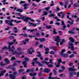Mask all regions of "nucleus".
Instances as JSON below:
<instances>
[{
	"instance_id": "nucleus-51",
	"label": "nucleus",
	"mask_w": 79,
	"mask_h": 79,
	"mask_svg": "<svg viewBox=\"0 0 79 79\" xmlns=\"http://www.w3.org/2000/svg\"><path fill=\"white\" fill-rule=\"evenodd\" d=\"M11 69H12V71H15V70H16V68H13V67H12L11 68Z\"/></svg>"
},
{
	"instance_id": "nucleus-44",
	"label": "nucleus",
	"mask_w": 79,
	"mask_h": 79,
	"mask_svg": "<svg viewBox=\"0 0 79 79\" xmlns=\"http://www.w3.org/2000/svg\"><path fill=\"white\" fill-rule=\"evenodd\" d=\"M43 47H44V46L42 44H40L39 46V48H43Z\"/></svg>"
},
{
	"instance_id": "nucleus-29",
	"label": "nucleus",
	"mask_w": 79,
	"mask_h": 79,
	"mask_svg": "<svg viewBox=\"0 0 79 79\" xmlns=\"http://www.w3.org/2000/svg\"><path fill=\"white\" fill-rule=\"evenodd\" d=\"M35 31L34 29L30 30V29H28L27 30V32H34Z\"/></svg>"
},
{
	"instance_id": "nucleus-13",
	"label": "nucleus",
	"mask_w": 79,
	"mask_h": 79,
	"mask_svg": "<svg viewBox=\"0 0 79 79\" xmlns=\"http://www.w3.org/2000/svg\"><path fill=\"white\" fill-rule=\"evenodd\" d=\"M64 58H68L69 56V55L68 53L63 54L61 55Z\"/></svg>"
},
{
	"instance_id": "nucleus-54",
	"label": "nucleus",
	"mask_w": 79,
	"mask_h": 79,
	"mask_svg": "<svg viewBox=\"0 0 79 79\" xmlns=\"http://www.w3.org/2000/svg\"><path fill=\"white\" fill-rule=\"evenodd\" d=\"M9 49H10L9 51L10 52H13L14 51V50L11 48V47H10V48H9Z\"/></svg>"
},
{
	"instance_id": "nucleus-15",
	"label": "nucleus",
	"mask_w": 79,
	"mask_h": 79,
	"mask_svg": "<svg viewBox=\"0 0 79 79\" xmlns=\"http://www.w3.org/2000/svg\"><path fill=\"white\" fill-rule=\"evenodd\" d=\"M49 48L50 49H53L54 51H56L57 49H56V46H51L49 47Z\"/></svg>"
},
{
	"instance_id": "nucleus-20",
	"label": "nucleus",
	"mask_w": 79,
	"mask_h": 79,
	"mask_svg": "<svg viewBox=\"0 0 79 79\" xmlns=\"http://www.w3.org/2000/svg\"><path fill=\"white\" fill-rule=\"evenodd\" d=\"M46 40L44 38H40V42H44Z\"/></svg>"
},
{
	"instance_id": "nucleus-30",
	"label": "nucleus",
	"mask_w": 79,
	"mask_h": 79,
	"mask_svg": "<svg viewBox=\"0 0 79 79\" xmlns=\"http://www.w3.org/2000/svg\"><path fill=\"white\" fill-rule=\"evenodd\" d=\"M53 32L54 34H57V32L56 31V29H55V28H54V30L53 31Z\"/></svg>"
},
{
	"instance_id": "nucleus-59",
	"label": "nucleus",
	"mask_w": 79,
	"mask_h": 79,
	"mask_svg": "<svg viewBox=\"0 0 79 79\" xmlns=\"http://www.w3.org/2000/svg\"><path fill=\"white\" fill-rule=\"evenodd\" d=\"M60 9L59 8V7H57V10H56V11H60Z\"/></svg>"
},
{
	"instance_id": "nucleus-6",
	"label": "nucleus",
	"mask_w": 79,
	"mask_h": 79,
	"mask_svg": "<svg viewBox=\"0 0 79 79\" xmlns=\"http://www.w3.org/2000/svg\"><path fill=\"white\" fill-rule=\"evenodd\" d=\"M61 23L62 24H61V25L63 26V27L62 28H61V29L62 30H64V31H65V30H66L65 28H66L67 27L66 25H65V23H64V21H62Z\"/></svg>"
},
{
	"instance_id": "nucleus-48",
	"label": "nucleus",
	"mask_w": 79,
	"mask_h": 79,
	"mask_svg": "<svg viewBox=\"0 0 79 79\" xmlns=\"http://www.w3.org/2000/svg\"><path fill=\"white\" fill-rule=\"evenodd\" d=\"M26 3V2L25 1H21L20 2V4H23V3Z\"/></svg>"
},
{
	"instance_id": "nucleus-45",
	"label": "nucleus",
	"mask_w": 79,
	"mask_h": 79,
	"mask_svg": "<svg viewBox=\"0 0 79 79\" xmlns=\"http://www.w3.org/2000/svg\"><path fill=\"white\" fill-rule=\"evenodd\" d=\"M38 60V58H35L33 59V61H35Z\"/></svg>"
},
{
	"instance_id": "nucleus-42",
	"label": "nucleus",
	"mask_w": 79,
	"mask_h": 79,
	"mask_svg": "<svg viewBox=\"0 0 79 79\" xmlns=\"http://www.w3.org/2000/svg\"><path fill=\"white\" fill-rule=\"evenodd\" d=\"M74 56V54H73L70 55V56H69V58H72V57H73V56Z\"/></svg>"
},
{
	"instance_id": "nucleus-33",
	"label": "nucleus",
	"mask_w": 79,
	"mask_h": 79,
	"mask_svg": "<svg viewBox=\"0 0 79 79\" xmlns=\"http://www.w3.org/2000/svg\"><path fill=\"white\" fill-rule=\"evenodd\" d=\"M54 64L55 66H56V68H58V67H60V65L57 64L56 63H55Z\"/></svg>"
},
{
	"instance_id": "nucleus-19",
	"label": "nucleus",
	"mask_w": 79,
	"mask_h": 79,
	"mask_svg": "<svg viewBox=\"0 0 79 79\" xmlns=\"http://www.w3.org/2000/svg\"><path fill=\"white\" fill-rule=\"evenodd\" d=\"M16 54H20V52H17V51H15L14 52L12 53V55H14Z\"/></svg>"
},
{
	"instance_id": "nucleus-10",
	"label": "nucleus",
	"mask_w": 79,
	"mask_h": 79,
	"mask_svg": "<svg viewBox=\"0 0 79 79\" xmlns=\"http://www.w3.org/2000/svg\"><path fill=\"white\" fill-rule=\"evenodd\" d=\"M76 29V28L75 27H73L72 28V29L70 31H69L68 32L70 33V34H74V33L73 32L74 31V30Z\"/></svg>"
},
{
	"instance_id": "nucleus-9",
	"label": "nucleus",
	"mask_w": 79,
	"mask_h": 79,
	"mask_svg": "<svg viewBox=\"0 0 79 79\" xmlns=\"http://www.w3.org/2000/svg\"><path fill=\"white\" fill-rule=\"evenodd\" d=\"M69 71H71V72H73V71H76V69L73 68L72 67H69L68 69Z\"/></svg>"
},
{
	"instance_id": "nucleus-56",
	"label": "nucleus",
	"mask_w": 79,
	"mask_h": 79,
	"mask_svg": "<svg viewBox=\"0 0 79 79\" xmlns=\"http://www.w3.org/2000/svg\"><path fill=\"white\" fill-rule=\"evenodd\" d=\"M73 65V63H70L69 64V66H72Z\"/></svg>"
},
{
	"instance_id": "nucleus-37",
	"label": "nucleus",
	"mask_w": 79,
	"mask_h": 79,
	"mask_svg": "<svg viewBox=\"0 0 79 79\" xmlns=\"http://www.w3.org/2000/svg\"><path fill=\"white\" fill-rule=\"evenodd\" d=\"M51 15H49L48 16L49 17H54L55 16V15H54V14H52V13L51 14Z\"/></svg>"
},
{
	"instance_id": "nucleus-43",
	"label": "nucleus",
	"mask_w": 79,
	"mask_h": 79,
	"mask_svg": "<svg viewBox=\"0 0 79 79\" xmlns=\"http://www.w3.org/2000/svg\"><path fill=\"white\" fill-rule=\"evenodd\" d=\"M48 67L49 68H52V67H53V66L52 64H49L48 65Z\"/></svg>"
},
{
	"instance_id": "nucleus-50",
	"label": "nucleus",
	"mask_w": 79,
	"mask_h": 79,
	"mask_svg": "<svg viewBox=\"0 0 79 79\" xmlns=\"http://www.w3.org/2000/svg\"><path fill=\"white\" fill-rule=\"evenodd\" d=\"M49 9H50V7H47L45 8V10H46V11H48Z\"/></svg>"
},
{
	"instance_id": "nucleus-36",
	"label": "nucleus",
	"mask_w": 79,
	"mask_h": 79,
	"mask_svg": "<svg viewBox=\"0 0 79 79\" xmlns=\"http://www.w3.org/2000/svg\"><path fill=\"white\" fill-rule=\"evenodd\" d=\"M43 65H44V64H41L40 62L39 63V64H38V66L40 67H42V66H43Z\"/></svg>"
},
{
	"instance_id": "nucleus-4",
	"label": "nucleus",
	"mask_w": 79,
	"mask_h": 79,
	"mask_svg": "<svg viewBox=\"0 0 79 79\" xmlns=\"http://www.w3.org/2000/svg\"><path fill=\"white\" fill-rule=\"evenodd\" d=\"M33 49H34L33 48H30L28 50L27 52V54H28L29 53L31 55L32 54V53H34V52H35V50H33Z\"/></svg>"
},
{
	"instance_id": "nucleus-58",
	"label": "nucleus",
	"mask_w": 79,
	"mask_h": 79,
	"mask_svg": "<svg viewBox=\"0 0 79 79\" xmlns=\"http://www.w3.org/2000/svg\"><path fill=\"white\" fill-rule=\"evenodd\" d=\"M62 16H61V18L63 19L64 18V16H65V15L64 14H62Z\"/></svg>"
},
{
	"instance_id": "nucleus-34",
	"label": "nucleus",
	"mask_w": 79,
	"mask_h": 79,
	"mask_svg": "<svg viewBox=\"0 0 79 79\" xmlns=\"http://www.w3.org/2000/svg\"><path fill=\"white\" fill-rule=\"evenodd\" d=\"M0 65L1 66H6V64H3L2 62H1L0 64Z\"/></svg>"
},
{
	"instance_id": "nucleus-8",
	"label": "nucleus",
	"mask_w": 79,
	"mask_h": 79,
	"mask_svg": "<svg viewBox=\"0 0 79 79\" xmlns=\"http://www.w3.org/2000/svg\"><path fill=\"white\" fill-rule=\"evenodd\" d=\"M77 74V72H70L69 73V75L70 77H73V75H76Z\"/></svg>"
},
{
	"instance_id": "nucleus-35",
	"label": "nucleus",
	"mask_w": 79,
	"mask_h": 79,
	"mask_svg": "<svg viewBox=\"0 0 79 79\" xmlns=\"http://www.w3.org/2000/svg\"><path fill=\"white\" fill-rule=\"evenodd\" d=\"M16 60V58L14 56L12 57L10 59V60L11 61H13V60Z\"/></svg>"
},
{
	"instance_id": "nucleus-60",
	"label": "nucleus",
	"mask_w": 79,
	"mask_h": 79,
	"mask_svg": "<svg viewBox=\"0 0 79 79\" xmlns=\"http://www.w3.org/2000/svg\"><path fill=\"white\" fill-rule=\"evenodd\" d=\"M23 44L24 45H26V44H27V43H26V41L25 40L23 41Z\"/></svg>"
},
{
	"instance_id": "nucleus-63",
	"label": "nucleus",
	"mask_w": 79,
	"mask_h": 79,
	"mask_svg": "<svg viewBox=\"0 0 79 79\" xmlns=\"http://www.w3.org/2000/svg\"><path fill=\"white\" fill-rule=\"evenodd\" d=\"M23 53H24L23 51H21L20 52V55H23Z\"/></svg>"
},
{
	"instance_id": "nucleus-32",
	"label": "nucleus",
	"mask_w": 79,
	"mask_h": 79,
	"mask_svg": "<svg viewBox=\"0 0 79 79\" xmlns=\"http://www.w3.org/2000/svg\"><path fill=\"white\" fill-rule=\"evenodd\" d=\"M53 72L54 73V75H56L57 74V72H56V70L55 69H54L53 71Z\"/></svg>"
},
{
	"instance_id": "nucleus-57",
	"label": "nucleus",
	"mask_w": 79,
	"mask_h": 79,
	"mask_svg": "<svg viewBox=\"0 0 79 79\" xmlns=\"http://www.w3.org/2000/svg\"><path fill=\"white\" fill-rule=\"evenodd\" d=\"M49 48H46L45 50V51H46V52H48V51H49Z\"/></svg>"
},
{
	"instance_id": "nucleus-27",
	"label": "nucleus",
	"mask_w": 79,
	"mask_h": 79,
	"mask_svg": "<svg viewBox=\"0 0 79 79\" xmlns=\"http://www.w3.org/2000/svg\"><path fill=\"white\" fill-rule=\"evenodd\" d=\"M2 50H8L9 49V47H6V46H5L4 47L2 48Z\"/></svg>"
},
{
	"instance_id": "nucleus-24",
	"label": "nucleus",
	"mask_w": 79,
	"mask_h": 79,
	"mask_svg": "<svg viewBox=\"0 0 79 79\" xmlns=\"http://www.w3.org/2000/svg\"><path fill=\"white\" fill-rule=\"evenodd\" d=\"M57 61H58V63H57V64H60V63H61L62 62V60H61V58H60L58 59Z\"/></svg>"
},
{
	"instance_id": "nucleus-16",
	"label": "nucleus",
	"mask_w": 79,
	"mask_h": 79,
	"mask_svg": "<svg viewBox=\"0 0 79 79\" xmlns=\"http://www.w3.org/2000/svg\"><path fill=\"white\" fill-rule=\"evenodd\" d=\"M34 72V69L33 68H32L31 69H27L26 72L27 73H29V72Z\"/></svg>"
},
{
	"instance_id": "nucleus-23",
	"label": "nucleus",
	"mask_w": 79,
	"mask_h": 79,
	"mask_svg": "<svg viewBox=\"0 0 79 79\" xmlns=\"http://www.w3.org/2000/svg\"><path fill=\"white\" fill-rule=\"evenodd\" d=\"M42 63H43V64H48L50 62H47V61L45 60H43L41 62Z\"/></svg>"
},
{
	"instance_id": "nucleus-25",
	"label": "nucleus",
	"mask_w": 79,
	"mask_h": 79,
	"mask_svg": "<svg viewBox=\"0 0 79 79\" xmlns=\"http://www.w3.org/2000/svg\"><path fill=\"white\" fill-rule=\"evenodd\" d=\"M20 35H23L24 37H28L26 33L20 34Z\"/></svg>"
},
{
	"instance_id": "nucleus-11",
	"label": "nucleus",
	"mask_w": 79,
	"mask_h": 79,
	"mask_svg": "<svg viewBox=\"0 0 79 79\" xmlns=\"http://www.w3.org/2000/svg\"><path fill=\"white\" fill-rule=\"evenodd\" d=\"M6 72V70H4L3 71H1L0 73V76H2L4 75V73Z\"/></svg>"
},
{
	"instance_id": "nucleus-21",
	"label": "nucleus",
	"mask_w": 79,
	"mask_h": 79,
	"mask_svg": "<svg viewBox=\"0 0 79 79\" xmlns=\"http://www.w3.org/2000/svg\"><path fill=\"white\" fill-rule=\"evenodd\" d=\"M66 52V49H63L62 51L61 52H60V55H62L64 54L63 53H64Z\"/></svg>"
},
{
	"instance_id": "nucleus-41",
	"label": "nucleus",
	"mask_w": 79,
	"mask_h": 79,
	"mask_svg": "<svg viewBox=\"0 0 79 79\" xmlns=\"http://www.w3.org/2000/svg\"><path fill=\"white\" fill-rule=\"evenodd\" d=\"M75 14H73L72 16V18H77V16L76 15H74Z\"/></svg>"
},
{
	"instance_id": "nucleus-12",
	"label": "nucleus",
	"mask_w": 79,
	"mask_h": 79,
	"mask_svg": "<svg viewBox=\"0 0 79 79\" xmlns=\"http://www.w3.org/2000/svg\"><path fill=\"white\" fill-rule=\"evenodd\" d=\"M4 61H5L6 62V64H10L11 63V62L10 61V60H8V59L6 58L4 60Z\"/></svg>"
},
{
	"instance_id": "nucleus-17",
	"label": "nucleus",
	"mask_w": 79,
	"mask_h": 79,
	"mask_svg": "<svg viewBox=\"0 0 79 79\" xmlns=\"http://www.w3.org/2000/svg\"><path fill=\"white\" fill-rule=\"evenodd\" d=\"M14 44L13 42H9L8 43V45H9L8 46V47H9V48H10V47H11V45H13Z\"/></svg>"
},
{
	"instance_id": "nucleus-5",
	"label": "nucleus",
	"mask_w": 79,
	"mask_h": 79,
	"mask_svg": "<svg viewBox=\"0 0 79 79\" xmlns=\"http://www.w3.org/2000/svg\"><path fill=\"white\" fill-rule=\"evenodd\" d=\"M35 35L36 36H34V35H29L28 36V37H29V38H33V37H40V33L37 32L35 34Z\"/></svg>"
},
{
	"instance_id": "nucleus-31",
	"label": "nucleus",
	"mask_w": 79,
	"mask_h": 79,
	"mask_svg": "<svg viewBox=\"0 0 79 79\" xmlns=\"http://www.w3.org/2000/svg\"><path fill=\"white\" fill-rule=\"evenodd\" d=\"M16 7H15L14 10H16V11L18 12H20V9H17Z\"/></svg>"
},
{
	"instance_id": "nucleus-14",
	"label": "nucleus",
	"mask_w": 79,
	"mask_h": 79,
	"mask_svg": "<svg viewBox=\"0 0 79 79\" xmlns=\"http://www.w3.org/2000/svg\"><path fill=\"white\" fill-rule=\"evenodd\" d=\"M28 24H30L31 25H29V26H34L35 27L36 26H37V24L36 23H31V22H29L28 23Z\"/></svg>"
},
{
	"instance_id": "nucleus-49",
	"label": "nucleus",
	"mask_w": 79,
	"mask_h": 79,
	"mask_svg": "<svg viewBox=\"0 0 79 79\" xmlns=\"http://www.w3.org/2000/svg\"><path fill=\"white\" fill-rule=\"evenodd\" d=\"M52 79H60V78H58V77H56L52 78Z\"/></svg>"
},
{
	"instance_id": "nucleus-39",
	"label": "nucleus",
	"mask_w": 79,
	"mask_h": 79,
	"mask_svg": "<svg viewBox=\"0 0 79 79\" xmlns=\"http://www.w3.org/2000/svg\"><path fill=\"white\" fill-rule=\"evenodd\" d=\"M53 59H50L49 60V63H50L51 64H53V62H52V61H53Z\"/></svg>"
},
{
	"instance_id": "nucleus-28",
	"label": "nucleus",
	"mask_w": 79,
	"mask_h": 79,
	"mask_svg": "<svg viewBox=\"0 0 79 79\" xmlns=\"http://www.w3.org/2000/svg\"><path fill=\"white\" fill-rule=\"evenodd\" d=\"M46 28L48 29H50L51 28H52V26L50 25L46 26H45Z\"/></svg>"
},
{
	"instance_id": "nucleus-2",
	"label": "nucleus",
	"mask_w": 79,
	"mask_h": 79,
	"mask_svg": "<svg viewBox=\"0 0 79 79\" xmlns=\"http://www.w3.org/2000/svg\"><path fill=\"white\" fill-rule=\"evenodd\" d=\"M14 21V20H5V23L6 24H8V25H10V26H13V24L12 23V22Z\"/></svg>"
},
{
	"instance_id": "nucleus-26",
	"label": "nucleus",
	"mask_w": 79,
	"mask_h": 79,
	"mask_svg": "<svg viewBox=\"0 0 79 79\" xmlns=\"http://www.w3.org/2000/svg\"><path fill=\"white\" fill-rule=\"evenodd\" d=\"M79 4L78 3H75L74 4V7H79Z\"/></svg>"
},
{
	"instance_id": "nucleus-64",
	"label": "nucleus",
	"mask_w": 79,
	"mask_h": 79,
	"mask_svg": "<svg viewBox=\"0 0 79 79\" xmlns=\"http://www.w3.org/2000/svg\"><path fill=\"white\" fill-rule=\"evenodd\" d=\"M22 79H26V76H23L22 78Z\"/></svg>"
},
{
	"instance_id": "nucleus-40",
	"label": "nucleus",
	"mask_w": 79,
	"mask_h": 79,
	"mask_svg": "<svg viewBox=\"0 0 79 79\" xmlns=\"http://www.w3.org/2000/svg\"><path fill=\"white\" fill-rule=\"evenodd\" d=\"M55 53V52L54 51H51L50 53V54H52V55H53Z\"/></svg>"
},
{
	"instance_id": "nucleus-61",
	"label": "nucleus",
	"mask_w": 79,
	"mask_h": 79,
	"mask_svg": "<svg viewBox=\"0 0 79 79\" xmlns=\"http://www.w3.org/2000/svg\"><path fill=\"white\" fill-rule=\"evenodd\" d=\"M71 49L72 51L74 50V46H72L71 47Z\"/></svg>"
},
{
	"instance_id": "nucleus-1",
	"label": "nucleus",
	"mask_w": 79,
	"mask_h": 79,
	"mask_svg": "<svg viewBox=\"0 0 79 79\" xmlns=\"http://www.w3.org/2000/svg\"><path fill=\"white\" fill-rule=\"evenodd\" d=\"M20 19H23L24 21H25V22L26 23H28V22L29 21V20H30L31 18L30 17L26 18V16H22L20 14Z\"/></svg>"
},
{
	"instance_id": "nucleus-22",
	"label": "nucleus",
	"mask_w": 79,
	"mask_h": 79,
	"mask_svg": "<svg viewBox=\"0 0 79 79\" xmlns=\"http://www.w3.org/2000/svg\"><path fill=\"white\" fill-rule=\"evenodd\" d=\"M60 40H61V39L60 38H55V42H57V43H59Z\"/></svg>"
},
{
	"instance_id": "nucleus-46",
	"label": "nucleus",
	"mask_w": 79,
	"mask_h": 79,
	"mask_svg": "<svg viewBox=\"0 0 79 79\" xmlns=\"http://www.w3.org/2000/svg\"><path fill=\"white\" fill-rule=\"evenodd\" d=\"M10 39H15V37L13 36H10L9 37Z\"/></svg>"
},
{
	"instance_id": "nucleus-53",
	"label": "nucleus",
	"mask_w": 79,
	"mask_h": 79,
	"mask_svg": "<svg viewBox=\"0 0 79 79\" xmlns=\"http://www.w3.org/2000/svg\"><path fill=\"white\" fill-rule=\"evenodd\" d=\"M25 60L26 61H29V58H28L27 57H26L25 58Z\"/></svg>"
},
{
	"instance_id": "nucleus-7",
	"label": "nucleus",
	"mask_w": 79,
	"mask_h": 79,
	"mask_svg": "<svg viewBox=\"0 0 79 79\" xmlns=\"http://www.w3.org/2000/svg\"><path fill=\"white\" fill-rule=\"evenodd\" d=\"M42 71L45 73H50L51 71V70L48 68H46L44 69V71H41V72H42Z\"/></svg>"
},
{
	"instance_id": "nucleus-52",
	"label": "nucleus",
	"mask_w": 79,
	"mask_h": 79,
	"mask_svg": "<svg viewBox=\"0 0 79 79\" xmlns=\"http://www.w3.org/2000/svg\"><path fill=\"white\" fill-rule=\"evenodd\" d=\"M42 73H41V72H40L39 73L38 76L39 77H40L42 76Z\"/></svg>"
},
{
	"instance_id": "nucleus-3",
	"label": "nucleus",
	"mask_w": 79,
	"mask_h": 79,
	"mask_svg": "<svg viewBox=\"0 0 79 79\" xmlns=\"http://www.w3.org/2000/svg\"><path fill=\"white\" fill-rule=\"evenodd\" d=\"M16 74H17V72L15 71L13 72V75L11 74H10L9 75V76L11 79H16L15 75H16Z\"/></svg>"
},
{
	"instance_id": "nucleus-18",
	"label": "nucleus",
	"mask_w": 79,
	"mask_h": 79,
	"mask_svg": "<svg viewBox=\"0 0 79 79\" xmlns=\"http://www.w3.org/2000/svg\"><path fill=\"white\" fill-rule=\"evenodd\" d=\"M69 39V40H70L71 42L72 43L74 42L75 41V40H74V39H73V37H70Z\"/></svg>"
},
{
	"instance_id": "nucleus-55",
	"label": "nucleus",
	"mask_w": 79,
	"mask_h": 79,
	"mask_svg": "<svg viewBox=\"0 0 79 79\" xmlns=\"http://www.w3.org/2000/svg\"><path fill=\"white\" fill-rule=\"evenodd\" d=\"M69 45H70V46H73L74 45V44H73L71 43H70L69 44Z\"/></svg>"
},
{
	"instance_id": "nucleus-38",
	"label": "nucleus",
	"mask_w": 79,
	"mask_h": 79,
	"mask_svg": "<svg viewBox=\"0 0 79 79\" xmlns=\"http://www.w3.org/2000/svg\"><path fill=\"white\" fill-rule=\"evenodd\" d=\"M43 13L44 14L45 16H47V15H48V13L47 12H45V11H43Z\"/></svg>"
},
{
	"instance_id": "nucleus-62",
	"label": "nucleus",
	"mask_w": 79,
	"mask_h": 79,
	"mask_svg": "<svg viewBox=\"0 0 79 79\" xmlns=\"http://www.w3.org/2000/svg\"><path fill=\"white\" fill-rule=\"evenodd\" d=\"M77 76H76L77 77H79V72H78L77 73Z\"/></svg>"
},
{
	"instance_id": "nucleus-47",
	"label": "nucleus",
	"mask_w": 79,
	"mask_h": 79,
	"mask_svg": "<svg viewBox=\"0 0 79 79\" xmlns=\"http://www.w3.org/2000/svg\"><path fill=\"white\" fill-rule=\"evenodd\" d=\"M35 40H36L37 41H38L39 40L40 41V38H35Z\"/></svg>"
}]
</instances>
